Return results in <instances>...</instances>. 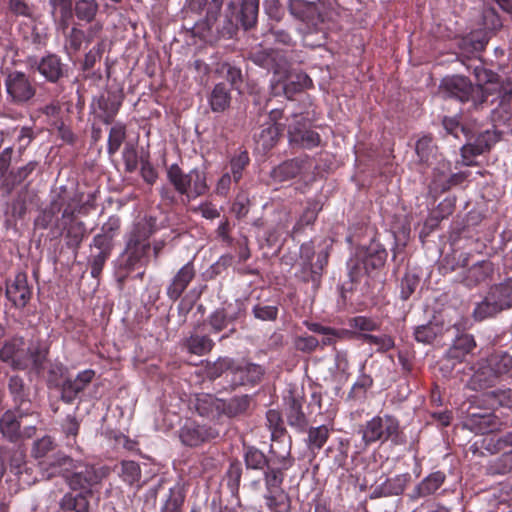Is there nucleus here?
I'll use <instances>...</instances> for the list:
<instances>
[{
	"label": "nucleus",
	"instance_id": "obj_18",
	"mask_svg": "<svg viewBox=\"0 0 512 512\" xmlns=\"http://www.w3.org/2000/svg\"><path fill=\"white\" fill-rule=\"evenodd\" d=\"M195 276V269L192 262L186 263L175 274L167 287V295L172 300H177Z\"/></svg>",
	"mask_w": 512,
	"mask_h": 512
},
{
	"label": "nucleus",
	"instance_id": "obj_48",
	"mask_svg": "<svg viewBox=\"0 0 512 512\" xmlns=\"http://www.w3.org/2000/svg\"><path fill=\"white\" fill-rule=\"evenodd\" d=\"M248 163L249 157L247 152H241L231 159L229 173L233 177L234 182H238L242 178L243 171Z\"/></svg>",
	"mask_w": 512,
	"mask_h": 512
},
{
	"label": "nucleus",
	"instance_id": "obj_47",
	"mask_svg": "<svg viewBox=\"0 0 512 512\" xmlns=\"http://www.w3.org/2000/svg\"><path fill=\"white\" fill-rule=\"evenodd\" d=\"M85 234V227L82 222H71L66 231L67 245L77 248L82 242Z\"/></svg>",
	"mask_w": 512,
	"mask_h": 512
},
{
	"label": "nucleus",
	"instance_id": "obj_54",
	"mask_svg": "<svg viewBox=\"0 0 512 512\" xmlns=\"http://www.w3.org/2000/svg\"><path fill=\"white\" fill-rule=\"evenodd\" d=\"M360 257L365 272H369L370 269H375L382 266L385 260L384 251L377 252L375 255L361 251Z\"/></svg>",
	"mask_w": 512,
	"mask_h": 512
},
{
	"label": "nucleus",
	"instance_id": "obj_43",
	"mask_svg": "<svg viewBox=\"0 0 512 512\" xmlns=\"http://www.w3.org/2000/svg\"><path fill=\"white\" fill-rule=\"evenodd\" d=\"M319 210L320 207L317 202H308L307 207L305 208L299 220L294 226V231L298 232L302 230L304 227L311 225L317 218Z\"/></svg>",
	"mask_w": 512,
	"mask_h": 512
},
{
	"label": "nucleus",
	"instance_id": "obj_3",
	"mask_svg": "<svg viewBox=\"0 0 512 512\" xmlns=\"http://www.w3.org/2000/svg\"><path fill=\"white\" fill-rule=\"evenodd\" d=\"M259 0H230L226 14V25L217 34L232 38L238 25L247 30L254 26L258 15Z\"/></svg>",
	"mask_w": 512,
	"mask_h": 512
},
{
	"label": "nucleus",
	"instance_id": "obj_40",
	"mask_svg": "<svg viewBox=\"0 0 512 512\" xmlns=\"http://www.w3.org/2000/svg\"><path fill=\"white\" fill-rule=\"evenodd\" d=\"M98 11V4L95 0H77L75 13L78 19L91 22Z\"/></svg>",
	"mask_w": 512,
	"mask_h": 512
},
{
	"label": "nucleus",
	"instance_id": "obj_16",
	"mask_svg": "<svg viewBox=\"0 0 512 512\" xmlns=\"http://www.w3.org/2000/svg\"><path fill=\"white\" fill-rule=\"evenodd\" d=\"M409 473L399 474L392 478L385 479L382 483L372 487L371 498L397 496L403 493L410 481Z\"/></svg>",
	"mask_w": 512,
	"mask_h": 512
},
{
	"label": "nucleus",
	"instance_id": "obj_29",
	"mask_svg": "<svg viewBox=\"0 0 512 512\" xmlns=\"http://www.w3.org/2000/svg\"><path fill=\"white\" fill-rule=\"evenodd\" d=\"M20 415L15 411H7L0 419V430L4 437L13 441L19 436Z\"/></svg>",
	"mask_w": 512,
	"mask_h": 512
},
{
	"label": "nucleus",
	"instance_id": "obj_15",
	"mask_svg": "<svg viewBox=\"0 0 512 512\" xmlns=\"http://www.w3.org/2000/svg\"><path fill=\"white\" fill-rule=\"evenodd\" d=\"M95 372L91 369L83 370L72 379H66L62 384L61 398L67 403H71L80 392H82L93 380Z\"/></svg>",
	"mask_w": 512,
	"mask_h": 512
},
{
	"label": "nucleus",
	"instance_id": "obj_28",
	"mask_svg": "<svg viewBox=\"0 0 512 512\" xmlns=\"http://www.w3.org/2000/svg\"><path fill=\"white\" fill-rule=\"evenodd\" d=\"M476 347V342L472 335L464 334L456 338L448 355L452 359L462 360L467 354Z\"/></svg>",
	"mask_w": 512,
	"mask_h": 512
},
{
	"label": "nucleus",
	"instance_id": "obj_1",
	"mask_svg": "<svg viewBox=\"0 0 512 512\" xmlns=\"http://www.w3.org/2000/svg\"><path fill=\"white\" fill-rule=\"evenodd\" d=\"M40 471L46 478L62 476L72 490L91 493L103 475L93 465L74 460L62 452H57L53 458L40 462Z\"/></svg>",
	"mask_w": 512,
	"mask_h": 512
},
{
	"label": "nucleus",
	"instance_id": "obj_44",
	"mask_svg": "<svg viewBox=\"0 0 512 512\" xmlns=\"http://www.w3.org/2000/svg\"><path fill=\"white\" fill-rule=\"evenodd\" d=\"M236 315H228L224 310H216L209 316V325L214 333L224 330L228 323L235 320Z\"/></svg>",
	"mask_w": 512,
	"mask_h": 512
},
{
	"label": "nucleus",
	"instance_id": "obj_49",
	"mask_svg": "<svg viewBox=\"0 0 512 512\" xmlns=\"http://www.w3.org/2000/svg\"><path fill=\"white\" fill-rule=\"evenodd\" d=\"M415 150L421 162L429 163L430 159L434 156L435 150L432 139L428 136L420 138L416 143Z\"/></svg>",
	"mask_w": 512,
	"mask_h": 512
},
{
	"label": "nucleus",
	"instance_id": "obj_60",
	"mask_svg": "<svg viewBox=\"0 0 512 512\" xmlns=\"http://www.w3.org/2000/svg\"><path fill=\"white\" fill-rule=\"evenodd\" d=\"M295 345L300 351L311 352L320 345V342L316 337L308 335L297 338Z\"/></svg>",
	"mask_w": 512,
	"mask_h": 512
},
{
	"label": "nucleus",
	"instance_id": "obj_63",
	"mask_svg": "<svg viewBox=\"0 0 512 512\" xmlns=\"http://www.w3.org/2000/svg\"><path fill=\"white\" fill-rule=\"evenodd\" d=\"M62 429L66 437L68 439L72 438L74 441L79 431V422L74 416L68 415L62 424Z\"/></svg>",
	"mask_w": 512,
	"mask_h": 512
},
{
	"label": "nucleus",
	"instance_id": "obj_45",
	"mask_svg": "<svg viewBox=\"0 0 512 512\" xmlns=\"http://www.w3.org/2000/svg\"><path fill=\"white\" fill-rule=\"evenodd\" d=\"M349 326L359 331L362 334L376 331L379 329V324L372 318H368L365 316H356L351 319H349L348 322Z\"/></svg>",
	"mask_w": 512,
	"mask_h": 512
},
{
	"label": "nucleus",
	"instance_id": "obj_23",
	"mask_svg": "<svg viewBox=\"0 0 512 512\" xmlns=\"http://www.w3.org/2000/svg\"><path fill=\"white\" fill-rule=\"evenodd\" d=\"M488 294L501 311L512 308V278L493 286Z\"/></svg>",
	"mask_w": 512,
	"mask_h": 512
},
{
	"label": "nucleus",
	"instance_id": "obj_7",
	"mask_svg": "<svg viewBox=\"0 0 512 512\" xmlns=\"http://www.w3.org/2000/svg\"><path fill=\"white\" fill-rule=\"evenodd\" d=\"M331 3L324 1L317 3L305 0H291L289 9L292 16L305 23L309 29H317L331 17Z\"/></svg>",
	"mask_w": 512,
	"mask_h": 512
},
{
	"label": "nucleus",
	"instance_id": "obj_50",
	"mask_svg": "<svg viewBox=\"0 0 512 512\" xmlns=\"http://www.w3.org/2000/svg\"><path fill=\"white\" fill-rule=\"evenodd\" d=\"M141 471L138 463L134 461H123L121 464V477L122 479L132 485L139 481Z\"/></svg>",
	"mask_w": 512,
	"mask_h": 512
},
{
	"label": "nucleus",
	"instance_id": "obj_26",
	"mask_svg": "<svg viewBox=\"0 0 512 512\" xmlns=\"http://www.w3.org/2000/svg\"><path fill=\"white\" fill-rule=\"evenodd\" d=\"M230 90L226 84H216L209 96V104L213 112H224L230 106Z\"/></svg>",
	"mask_w": 512,
	"mask_h": 512
},
{
	"label": "nucleus",
	"instance_id": "obj_58",
	"mask_svg": "<svg viewBox=\"0 0 512 512\" xmlns=\"http://www.w3.org/2000/svg\"><path fill=\"white\" fill-rule=\"evenodd\" d=\"M110 253L111 252H109V251L94 249V251L92 252L91 257H90L91 274L93 277H97L100 274L104 263L110 256Z\"/></svg>",
	"mask_w": 512,
	"mask_h": 512
},
{
	"label": "nucleus",
	"instance_id": "obj_33",
	"mask_svg": "<svg viewBox=\"0 0 512 512\" xmlns=\"http://www.w3.org/2000/svg\"><path fill=\"white\" fill-rule=\"evenodd\" d=\"M88 493L81 492L78 495H73L71 493H67L63 496L60 501L61 509L65 511H74V512H87L89 507V502L87 499Z\"/></svg>",
	"mask_w": 512,
	"mask_h": 512
},
{
	"label": "nucleus",
	"instance_id": "obj_32",
	"mask_svg": "<svg viewBox=\"0 0 512 512\" xmlns=\"http://www.w3.org/2000/svg\"><path fill=\"white\" fill-rule=\"evenodd\" d=\"M217 17H212V13L207 11L206 18L198 21L192 28V34L204 40L205 42H213L218 38L214 33L213 26Z\"/></svg>",
	"mask_w": 512,
	"mask_h": 512
},
{
	"label": "nucleus",
	"instance_id": "obj_10",
	"mask_svg": "<svg viewBox=\"0 0 512 512\" xmlns=\"http://www.w3.org/2000/svg\"><path fill=\"white\" fill-rule=\"evenodd\" d=\"M219 436V431L209 425L188 420L179 430V439L185 446L197 447Z\"/></svg>",
	"mask_w": 512,
	"mask_h": 512
},
{
	"label": "nucleus",
	"instance_id": "obj_8",
	"mask_svg": "<svg viewBox=\"0 0 512 512\" xmlns=\"http://www.w3.org/2000/svg\"><path fill=\"white\" fill-rule=\"evenodd\" d=\"M0 360L10 363L15 369H25L32 362L34 368L38 370L42 367L44 356L41 354L28 355L23 339L14 338L0 348Z\"/></svg>",
	"mask_w": 512,
	"mask_h": 512
},
{
	"label": "nucleus",
	"instance_id": "obj_6",
	"mask_svg": "<svg viewBox=\"0 0 512 512\" xmlns=\"http://www.w3.org/2000/svg\"><path fill=\"white\" fill-rule=\"evenodd\" d=\"M364 446L374 442L396 441L399 435V422L392 416H375L361 428Z\"/></svg>",
	"mask_w": 512,
	"mask_h": 512
},
{
	"label": "nucleus",
	"instance_id": "obj_9",
	"mask_svg": "<svg viewBox=\"0 0 512 512\" xmlns=\"http://www.w3.org/2000/svg\"><path fill=\"white\" fill-rule=\"evenodd\" d=\"M272 90L277 94L279 90L290 98L293 94L308 88L312 85V80L309 76L301 71H288L286 66L281 70V73L271 81Z\"/></svg>",
	"mask_w": 512,
	"mask_h": 512
},
{
	"label": "nucleus",
	"instance_id": "obj_59",
	"mask_svg": "<svg viewBox=\"0 0 512 512\" xmlns=\"http://www.w3.org/2000/svg\"><path fill=\"white\" fill-rule=\"evenodd\" d=\"M414 335L418 342L429 344L435 339L437 331L433 325H422L415 329Z\"/></svg>",
	"mask_w": 512,
	"mask_h": 512
},
{
	"label": "nucleus",
	"instance_id": "obj_27",
	"mask_svg": "<svg viewBox=\"0 0 512 512\" xmlns=\"http://www.w3.org/2000/svg\"><path fill=\"white\" fill-rule=\"evenodd\" d=\"M302 169L303 162L298 159H292L275 167L271 172V176L276 181H286L299 175Z\"/></svg>",
	"mask_w": 512,
	"mask_h": 512
},
{
	"label": "nucleus",
	"instance_id": "obj_56",
	"mask_svg": "<svg viewBox=\"0 0 512 512\" xmlns=\"http://www.w3.org/2000/svg\"><path fill=\"white\" fill-rule=\"evenodd\" d=\"M419 284V278L413 273H406L401 281L400 296L407 300L416 290Z\"/></svg>",
	"mask_w": 512,
	"mask_h": 512
},
{
	"label": "nucleus",
	"instance_id": "obj_21",
	"mask_svg": "<svg viewBox=\"0 0 512 512\" xmlns=\"http://www.w3.org/2000/svg\"><path fill=\"white\" fill-rule=\"evenodd\" d=\"M444 473L437 471L433 472L424 478L409 494L411 500H417L421 497H426L436 492L444 483Z\"/></svg>",
	"mask_w": 512,
	"mask_h": 512
},
{
	"label": "nucleus",
	"instance_id": "obj_13",
	"mask_svg": "<svg viewBox=\"0 0 512 512\" xmlns=\"http://www.w3.org/2000/svg\"><path fill=\"white\" fill-rule=\"evenodd\" d=\"M441 89L446 97L465 102L468 101L472 94L478 91L479 88L473 87L471 82L464 76H452L443 80Z\"/></svg>",
	"mask_w": 512,
	"mask_h": 512
},
{
	"label": "nucleus",
	"instance_id": "obj_25",
	"mask_svg": "<svg viewBox=\"0 0 512 512\" xmlns=\"http://www.w3.org/2000/svg\"><path fill=\"white\" fill-rule=\"evenodd\" d=\"M492 272V263L488 261H481L474 264L466 271L463 281L467 286H474L486 281Z\"/></svg>",
	"mask_w": 512,
	"mask_h": 512
},
{
	"label": "nucleus",
	"instance_id": "obj_12",
	"mask_svg": "<svg viewBox=\"0 0 512 512\" xmlns=\"http://www.w3.org/2000/svg\"><path fill=\"white\" fill-rule=\"evenodd\" d=\"M288 135L291 143L304 148H313L320 143L318 133L309 130L302 113L292 114V120L288 124Z\"/></svg>",
	"mask_w": 512,
	"mask_h": 512
},
{
	"label": "nucleus",
	"instance_id": "obj_2",
	"mask_svg": "<svg viewBox=\"0 0 512 512\" xmlns=\"http://www.w3.org/2000/svg\"><path fill=\"white\" fill-rule=\"evenodd\" d=\"M153 234L148 222H138L127 235L126 247L121 255V264L132 271L146 263L150 249L149 238Z\"/></svg>",
	"mask_w": 512,
	"mask_h": 512
},
{
	"label": "nucleus",
	"instance_id": "obj_53",
	"mask_svg": "<svg viewBox=\"0 0 512 512\" xmlns=\"http://www.w3.org/2000/svg\"><path fill=\"white\" fill-rule=\"evenodd\" d=\"M490 423L489 415H476L473 414L466 422L465 426L475 433L485 434L488 432Z\"/></svg>",
	"mask_w": 512,
	"mask_h": 512
},
{
	"label": "nucleus",
	"instance_id": "obj_39",
	"mask_svg": "<svg viewBox=\"0 0 512 512\" xmlns=\"http://www.w3.org/2000/svg\"><path fill=\"white\" fill-rule=\"evenodd\" d=\"M499 312H501V310L488 294L482 302L477 304L473 311V316L476 320L482 321L495 316Z\"/></svg>",
	"mask_w": 512,
	"mask_h": 512
},
{
	"label": "nucleus",
	"instance_id": "obj_42",
	"mask_svg": "<svg viewBox=\"0 0 512 512\" xmlns=\"http://www.w3.org/2000/svg\"><path fill=\"white\" fill-rule=\"evenodd\" d=\"M361 339L369 345L375 346L378 351H388L394 346L393 339L387 334L372 335L365 333L361 335Z\"/></svg>",
	"mask_w": 512,
	"mask_h": 512
},
{
	"label": "nucleus",
	"instance_id": "obj_5",
	"mask_svg": "<svg viewBox=\"0 0 512 512\" xmlns=\"http://www.w3.org/2000/svg\"><path fill=\"white\" fill-rule=\"evenodd\" d=\"M167 177L176 191L189 200L205 194L208 190L206 175L198 169H192L185 174L177 164H173L167 170Z\"/></svg>",
	"mask_w": 512,
	"mask_h": 512
},
{
	"label": "nucleus",
	"instance_id": "obj_31",
	"mask_svg": "<svg viewBox=\"0 0 512 512\" xmlns=\"http://www.w3.org/2000/svg\"><path fill=\"white\" fill-rule=\"evenodd\" d=\"M38 70L47 80L55 82L62 74L60 59L55 55L44 57L38 65Z\"/></svg>",
	"mask_w": 512,
	"mask_h": 512
},
{
	"label": "nucleus",
	"instance_id": "obj_14",
	"mask_svg": "<svg viewBox=\"0 0 512 512\" xmlns=\"http://www.w3.org/2000/svg\"><path fill=\"white\" fill-rule=\"evenodd\" d=\"M250 59L258 66L273 71L274 77L281 73V70L287 66L286 59L279 52L272 49H258L251 53Z\"/></svg>",
	"mask_w": 512,
	"mask_h": 512
},
{
	"label": "nucleus",
	"instance_id": "obj_55",
	"mask_svg": "<svg viewBox=\"0 0 512 512\" xmlns=\"http://www.w3.org/2000/svg\"><path fill=\"white\" fill-rule=\"evenodd\" d=\"M119 106H120L119 102H117L115 100H111L109 97L108 98L101 97L98 100V107L100 110L103 111L102 117H103V120L105 123H109L111 121V119L117 113Z\"/></svg>",
	"mask_w": 512,
	"mask_h": 512
},
{
	"label": "nucleus",
	"instance_id": "obj_61",
	"mask_svg": "<svg viewBox=\"0 0 512 512\" xmlns=\"http://www.w3.org/2000/svg\"><path fill=\"white\" fill-rule=\"evenodd\" d=\"M277 308L275 306H255L253 308L254 316L257 319L268 321L274 320L277 317Z\"/></svg>",
	"mask_w": 512,
	"mask_h": 512
},
{
	"label": "nucleus",
	"instance_id": "obj_4",
	"mask_svg": "<svg viewBox=\"0 0 512 512\" xmlns=\"http://www.w3.org/2000/svg\"><path fill=\"white\" fill-rule=\"evenodd\" d=\"M213 369L216 377L222 373L230 375L233 385H255L264 374V369L260 365L244 361L236 362L227 357L218 359Z\"/></svg>",
	"mask_w": 512,
	"mask_h": 512
},
{
	"label": "nucleus",
	"instance_id": "obj_19",
	"mask_svg": "<svg viewBox=\"0 0 512 512\" xmlns=\"http://www.w3.org/2000/svg\"><path fill=\"white\" fill-rule=\"evenodd\" d=\"M274 464L279 470L287 471L294 464L291 457L290 442L275 441L270 447V457L267 458V466Z\"/></svg>",
	"mask_w": 512,
	"mask_h": 512
},
{
	"label": "nucleus",
	"instance_id": "obj_52",
	"mask_svg": "<svg viewBox=\"0 0 512 512\" xmlns=\"http://www.w3.org/2000/svg\"><path fill=\"white\" fill-rule=\"evenodd\" d=\"M125 138L124 126L117 124L110 129L108 137V152L114 154L120 148Z\"/></svg>",
	"mask_w": 512,
	"mask_h": 512
},
{
	"label": "nucleus",
	"instance_id": "obj_36",
	"mask_svg": "<svg viewBox=\"0 0 512 512\" xmlns=\"http://www.w3.org/2000/svg\"><path fill=\"white\" fill-rule=\"evenodd\" d=\"M189 352L195 355H205L213 348V341L208 336L191 335L186 342Z\"/></svg>",
	"mask_w": 512,
	"mask_h": 512
},
{
	"label": "nucleus",
	"instance_id": "obj_57",
	"mask_svg": "<svg viewBox=\"0 0 512 512\" xmlns=\"http://www.w3.org/2000/svg\"><path fill=\"white\" fill-rule=\"evenodd\" d=\"M182 503L183 496L180 493V489L178 487L170 488L169 497L162 508V512H178Z\"/></svg>",
	"mask_w": 512,
	"mask_h": 512
},
{
	"label": "nucleus",
	"instance_id": "obj_62",
	"mask_svg": "<svg viewBox=\"0 0 512 512\" xmlns=\"http://www.w3.org/2000/svg\"><path fill=\"white\" fill-rule=\"evenodd\" d=\"M483 25L487 30H496L501 27L502 23L500 17L496 14L493 8L484 11Z\"/></svg>",
	"mask_w": 512,
	"mask_h": 512
},
{
	"label": "nucleus",
	"instance_id": "obj_17",
	"mask_svg": "<svg viewBox=\"0 0 512 512\" xmlns=\"http://www.w3.org/2000/svg\"><path fill=\"white\" fill-rule=\"evenodd\" d=\"M486 448L492 453L500 452L506 447H512V432L508 433L503 437L492 435L484 439ZM502 467L500 473H507L512 470V448L509 451H505L499 459Z\"/></svg>",
	"mask_w": 512,
	"mask_h": 512
},
{
	"label": "nucleus",
	"instance_id": "obj_38",
	"mask_svg": "<svg viewBox=\"0 0 512 512\" xmlns=\"http://www.w3.org/2000/svg\"><path fill=\"white\" fill-rule=\"evenodd\" d=\"M55 448L54 441L49 436H44L41 439L34 442L31 454L35 459H39V463L53 458L55 454L52 456H48V453L53 451Z\"/></svg>",
	"mask_w": 512,
	"mask_h": 512
},
{
	"label": "nucleus",
	"instance_id": "obj_30",
	"mask_svg": "<svg viewBox=\"0 0 512 512\" xmlns=\"http://www.w3.org/2000/svg\"><path fill=\"white\" fill-rule=\"evenodd\" d=\"M250 404V399L247 395L236 396L228 401H223V405L220 407V414H224L228 417H236L245 413Z\"/></svg>",
	"mask_w": 512,
	"mask_h": 512
},
{
	"label": "nucleus",
	"instance_id": "obj_34",
	"mask_svg": "<svg viewBox=\"0 0 512 512\" xmlns=\"http://www.w3.org/2000/svg\"><path fill=\"white\" fill-rule=\"evenodd\" d=\"M266 505L272 511L287 512L289 510V500L283 489L267 490L264 495Z\"/></svg>",
	"mask_w": 512,
	"mask_h": 512
},
{
	"label": "nucleus",
	"instance_id": "obj_20",
	"mask_svg": "<svg viewBox=\"0 0 512 512\" xmlns=\"http://www.w3.org/2000/svg\"><path fill=\"white\" fill-rule=\"evenodd\" d=\"M30 289L24 274L16 275L11 284L7 286L6 296L16 306L24 307L30 299Z\"/></svg>",
	"mask_w": 512,
	"mask_h": 512
},
{
	"label": "nucleus",
	"instance_id": "obj_51",
	"mask_svg": "<svg viewBox=\"0 0 512 512\" xmlns=\"http://www.w3.org/2000/svg\"><path fill=\"white\" fill-rule=\"evenodd\" d=\"M278 132V126L276 124H270L260 132L257 140L258 144L261 145L264 150L270 149L276 142Z\"/></svg>",
	"mask_w": 512,
	"mask_h": 512
},
{
	"label": "nucleus",
	"instance_id": "obj_24",
	"mask_svg": "<svg viewBox=\"0 0 512 512\" xmlns=\"http://www.w3.org/2000/svg\"><path fill=\"white\" fill-rule=\"evenodd\" d=\"M492 369L490 377H499L512 370V355L505 351H495L486 359Z\"/></svg>",
	"mask_w": 512,
	"mask_h": 512
},
{
	"label": "nucleus",
	"instance_id": "obj_35",
	"mask_svg": "<svg viewBox=\"0 0 512 512\" xmlns=\"http://www.w3.org/2000/svg\"><path fill=\"white\" fill-rule=\"evenodd\" d=\"M491 373L492 369L486 361L481 363L471 378L472 388L477 390L492 386L498 377H490Z\"/></svg>",
	"mask_w": 512,
	"mask_h": 512
},
{
	"label": "nucleus",
	"instance_id": "obj_37",
	"mask_svg": "<svg viewBox=\"0 0 512 512\" xmlns=\"http://www.w3.org/2000/svg\"><path fill=\"white\" fill-rule=\"evenodd\" d=\"M329 438L326 425L311 427L308 431V447L311 451L320 450Z\"/></svg>",
	"mask_w": 512,
	"mask_h": 512
},
{
	"label": "nucleus",
	"instance_id": "obj_22",
	"mask_svg": "<svg viewBox=\"0 0 512 512\" xmlns=\"http://www.w3.org/2000/svg\"><path fill=\"white\" fill-rule=\"evenodd\" d=\"M223 400L217 399L211 394H199L195 397L194 406L200 416L213 418L220 414Z\"/></svg>",
	"mask_w": 512,
	"mask_h": 512
},
{
	"label": "nucleus",
	"instance_id": "obj_41",
	"mask_svg": "<svg viewBox=\"0 0 512 512\" xmlns=\"http://www.w3.org/2000/svg\"><path fill=\"white\" fill-rule=\"evenodd\" d=\"M284 472L285 471L279 470L273 463L266 466L264 473L266 490L282 489Z\"/></svg>",
	"mask_w": 512,
	"mask_h": 512
},
{
	"label": "nucleus",
	"instance_id": "obj_11",
	"mask_svg": "<svg viewBox=\"0 0 512 512\" xmlns=\"http://www.w3.org/2000/svg\"><path fill=\"white\" fill-rule=\"evenodd\" d=\"M8 99L15 104H23L35 95V88L22 72H11L5 80Z\"/></svg>",
	"mask_w": 512,
	"mask_h": 512
},
{
	"label": "nucleus",
	"instance_id": "obj_46",
	"mask_svg": "<svg viewBox=\"0 0 512 512\" xmlns=\"http://www.w3.org/2000/svg\"><path fill=\"white\" fill-rule=\"evenodd\" d=\"M244 458L247 468L263 469L267 466V457L254 447L247 448Z\"/></svg>",
	"mask_w": 512,
	"mask_h": 512
},
{
	"label": "nucleus",
	"instance_id": "obj_64",
	"mask_svg": "<svg viewBox=\"0 0 512 512\" xmlns=\"http://www.w3.org/2000/svg\"><path fill=\"white\" fill-rule=\"evenodd\" d=\"M84 38L85 35L83 31L76 28H72L67 37V46L74 51H78L81 47Z\"/></svg>",
	"mask_w": 512,
	"mask_h": 512
}]
</instances>
